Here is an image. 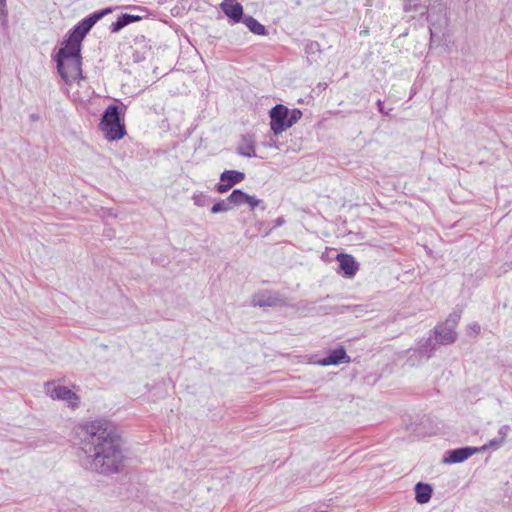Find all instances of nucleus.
Masks as SVG:
<instances>
[{
  "label": "nucleus",
  "instance_id": "f257e3e1",
  "mask_svg": "<svg viewBox=\"0 0 512 512\" xmlns=\"http://www.w3.org/2000/svg\"><path fill=\"white\" fill-rule=\"evenodd\" d=\"M81 429V466L85 470L105 476L119 473L125 457L114 424L105 419H96L84 423Z\"/></svg>",
  "mask_w": 512,
  "mask_h": 512
},
{
  "label": "nucleus",
  "instance_id": "f03ea898",
  "mask_svg": "<svg viewBox=\"0 0 512 512\" xmlns=\"http://www.w3.org/2000/svg\"><path fill=\"white\" fill-rule=\"evenodd\" d=\"M99 128L109 141H117L126 135L124 117L120 106L110 104L103 112Z\"/></svg>",
  "mask_w": 512,
  "mask_h": 512
},
{
  "label": "nucleus",
  "instance_id": "7ed1b4c3",
  "mask_svg": "<svg viewBox=\"0 0 512 512\" xmlns=\"http://www.w3.org/2000/svg\"><path fill=\"white\" fill-rule=\"evenodd\" d=\"M302 115L298 108L289 109L283 104H277L269 111L270 129L277 136L297 123Z\"/></svg>",
  "mask_w": 512,
  "mask_h": 512
},
{
  "label": "nucleus",
  "instance_id": "20e7f679",
  "mask_svg": "<svg viewBox=\"0 0 512 512\" xmlns=\"http://www.w3.org/2000/svg\"><path fill=\"white\" fill-rule=\"evenodd\" d=\"M81 46L82 41L69 34L56 54L57 70H61L65 59L80 58Z\"/></svg>",
  "mask_w": 512,
  "mask_h": 512
},
{
  "label": "nucleus",
  "instance_id": "39448f33",
  "mask_svg": "<svg viewBox=\"0 0 512 512\" xmlns=\"http://www.w3.org/2000/svg\"><path fill=\"white\" fill-rule=\"evenodd\" d=\"M45 390L46 394L53 400L66 401L72 408H76L79 405V397L68 387L55 386L53 383L48 382L45 384Z\"/></svg>",
  "mask_w": 512,
  "mask_h": 512
},
{
  "label": "nucleus",
  "instance_id": "423d86ee",
  "mask_svg": "<svg viewBox=\"0 0 512 512\" xmlns=\"http://www.w3.org/2000/svg\"><path fill=\"white\" fill-rule=\"evenodd\" d=\"M58 73L68 85L76 80L82 79V57L65 59V63H63L61 70H58Z\"/></svg>",
  "mask_w": 512,
  "mask_h": 512
},
{
  "label": "nucleus",
  "instance_id": "0eeeda50",
  "mask_svg": "<svg viewBox=\"0 0 512 512\" xmlns=\"http://www.w3.org/2000/svg\"><path fill=\"white\" fill-rule=\"evenodd\" d=\"M220 182L216 184L215 190L218 193L228 192L234 185L245 179V174L237 170H225L220 174Z\"/></svg>",
  "mask_w": 512,
  "mask_h": 512
},
{
  "label": "nucleus",
  "instance_id": "6e6552de",
  "mask_svg": "<svg viewBox=\"0 0 512 512\" xmlns=\"http://www.w3.org/2000/svg\"><path fill=\"white\" fill-rule=\"evenodd\" d=\"M283 300L277 293L263 290L255 293L252 297V305L254 307H275L281 305Z\"/></svg>",
  "mask_w": 512,
  "mask_h": 512
},
{
  "label": "nucleus",
  "instance_id": "1a4fd4ad",
  "mask_svg": "<svg viewBox=\"0 0 512 512\" xmlns=\"http://www.w3.org/2000/svg\"><path fill=\"white\" fill-rule=\"evenodd\" d=\"M433 332L434 337L437 340V343L440 345L452 344L457 339L456 330L450 327L449 325L445 324L444 322L435 326Z\"/></svg>",
  "mask_w": 512,
  "mask_h": 512
},
{
  "label": "nucleus",
  "instance_id": "9d476101",
  "mask_svg": "<svg viewBox=\"0 0 512 512\" xmlns=\"http://www.w3.org/2000/svg\"><path fill=\"white\" fill-rule=\"evenodd\" d=\"M477 452H479V448L474 447H462L449 450L445 453L443 461L449 464L461 463Z\"/></svg>",
  "mask_w": 512,
  "mask_h": 512
},
{
  "label": "nucleus",
  "instance_id": "9b49d317",
  "mask_svg": "<svg viewBox=\"0 0 512 512\" xmlns=\"http://www.w3.org/2000/svg\"><path fill=\"white\" fill-rule=\"evenodd\" d=\"M228 201L236 206L248 204L251 210H254L261 203V200L254 196L248 195L241 189L233 190L232 193L228 196Z\"/></svg>",
  "mask_w": 512,
  "mask_h": 512
},
{
  "label": "nucleus",
  "instance_id": "f8f14e48",
  "mask_svg": "<svg viewBox=\"0 0 512 512\" xmlns=\"http://www.w3.org/2000/svg\"><path fill=\"white\" fill-rule=\"evenodd\" d=\"M340 269L343 271L345 277L352 278L359 270V264L355 258L350 254L340 253L337 256Z\"/></svg>",
  "mask_w": 512,
  "mask_h": 512
},
{
  "label": "nucleus",
  "instance_id": "ddd939ff",
  "mask_svg": "<svg viewBox=\"0 0 512 512\" xmlns=\"http://www.w3.org/2000/svg\"><path fill=\"white\" fill-rule=\"evenodd\" d=\"M221 8L225 15L235 23L242 21L245 16L243 15L242 5L235 2V0H224L221 4Z\"/></svg>",
  "mask_w": 512,
  "mask_h": 512
},
{
  "label": "nucleus",
  "instance_id": "4468645a",
  "mask_svg": "<svg viewBox=\"0 0 512 512\" xmlns=\"http://www.w3.org/2000/svg\"><path fill=\"white\" fill-rule=\"evenodd\" d=\"M237 153L243 157H255V138L252 134H245L237 146Z\"/></svg>",
  "mask_w": 512,
  "mask_h": 512
},
{
  "label": "nucleus",
  "instance_id": "2eb2a0df",
  "mask_svg": "<svg viewBox=\"0 0 512 512\" xmlns=\"http://www.w3.org/2000/svg\"><path fill=\"white\" fill-rule=\"evenodd\" d=\"M350 357L347 355L343 347H339L331 351L327 357L321 359L319 363L323 366L339 365L341 363H349Z\"/></svg>",
  "mask_w": 512,
  "mask_h": 512
},
{
  "label": "nucleus",
  "instance_id": "dca6fc26",
  "mask_svg": "<svg viewBox=\"0 0 512 512\" xmlns=\"http://www.w3.org/2000/svg\"><path fill=\"white\" fill-rule=\"evenodd\" d=\"M139 20H141V17L138 15L123 13L118 17V19L115 22H113L110 25L109 29L112 33H117L127 25L137 22Z\"/></svg>",
  "mask_w": 512,
  "mask_h": 512
},
{
  "label": "nucleus",
  "instance_id": "f3484780",
  "mask_svg": "<svg viewBox=\"0 0 512 512\" xmlns=\"http://www.w3.org/2000/svg\"><path fill=\"white\" fill-rule=\"evenodd\" d=\"M414 490H415V500L417 501V503L425 504L431 499L432 487L429 484L423 483V482H418L415 485Z\"/></svg>",
  "mask_w": 512,
  "mask_h": 512
},
{
  "label": "nucleus",
  "instance_id": "a211bd4d",
  "mask_svg": "<svg viewBox=\"0 0 512 512\" xmlns=\"http://www.w3.org/2000/svg\"><path fill=\"white\" fill-rule=\"evenodd\" d=\"M439 344L437 343L436 338L429 337L425 339L423 342H419L417 352L421 357L430 358L434 351L437 349V346Z\"/></svg>",
  "mask_w": 512,
  "mask_h": 512
},
{
  "label": "nucleus",
  "instance_id": "6ab92c4d",
  "mask_svg": "<svg viewBox=\"0 0 512 512\" xmlns=\"http://www.w3.org/2000/svg\"><path fill=\"white\" fill-rule=\"evenodd\" d=\"M242 22L252 33L256 35L264 36L268 33L266 27L250 15H245Z\"/></svg>",
  "mask_w": 512,
  "mask_h": 512
},
{
  "label": "nucleus",
  "instance_id": "aec40b11",
  "mask_svg": "<svg viewBox=\"0 0 512 512\" xmlns=\"http://www.w3.org/2000/svg\"><path fill=\"white\" fill-rule=\"evenodd\" d=\"M429 0H406L404 4V11H420L424 14L427 11Z\"/></svg>",
  "mask_w": 512,
  "mask_h": 512
},
{
  "label": "nucleus",
  "instance_id": "412c9836",
  "mask_svg": "<svg viewBox=\"0 0 512 512\" xmlns=\"http://www.w3.org/2000/svg\"><path fill=\"white\" fill-rule=\"evenodd\" d=\"M91 28L84 19L77 23L74 28L69 32L70 35L76 37L80 41H83L84 37L89 33Z\"/></svg>",
  "mask_w": 512,
  "mask_h": 512
},
{
  "label": "nucleus",
  "instance_id": "4be33fe9",
  "mask_svg": "<svg viewBox=\"0 0 512 512\" xmlns=\"http://www.w3.org/2000/svg\"><path fill=\"white\" fill-rule=\"evenodd\" d=\"M231 204L232 203L228 201V198L220 200L211 207V213L216 214L220 212H227L231 209Z\"/></svg>",
  "mask_w": 512,
  "mask_h": 512
},
{
  "label": "nucleus",
  "instance_id": "5701e85b",
  "mask_svg": "<svg viewBox=\"0 0 512 512\" xmlns=\"http://www.w3.org/2000/svg\"><path fill=\"white\" fill-rule=\"evenodd\" d=\"M461 310H453L449 316L447 317V319L445 320V324L449 325L450 327L456 329L460 319H461Z\"/></svg>",
  "mask_w": 512,
  "mask_h": 512
},
{
  "label": "nucleus",
  "instance_id": "b1692460",
  "mask_svg": "<svg viewBox=\"0 0 512 512\" xmlns=\"http://www.w3.org/2000/svg\"><path fill=\"white\" fill-rule=\"evenodd\" d=\"M194 204L198 207H204L209 202V197L204 193L194 194L192 197Z\"/></svg>",
  "mask_w": 512,
  "mask_h": 512
},
{
  "label": "nucleus",
  "instance_id": "393cba45",
  "mask_svg": "<svg viewBox=\"0 0 512 512\" xmlns=\"http://www.w3.org/2000/svg\"><path fill=\"white\" fill-rule=\"evenodd\" d=\"M503 443H504V441H502V439H500L499 437H496V438L490 440L488 443H486L481 448H479V451L487 450L490 448L497 449V448L501 447Z\"/></svg>",
  "mask_w": 512,
  "mask_h": 512
},
{
  "label": "nucleus",
  "instance_id": "a878e982",
  "mask_svg": "<svg viewBox=\"0 0 512 512\" xmlns=\"http://www.w3.org/2000/svg\"><path fill=\"white\" fill-rule=\"evenodd\" d=\"M8 10L6 5V0H0V17L2 20V24L5 25L7 22Z\"/></svg>",
  "mask_w": 512,
  "mask_h": 512
},
{
  "label": "nucleus",
  "instance_id": "bb28decb",
  "mask_svg": "<svg viewBox=\"0 0 512 512\" xmlns=\"http://www.w3.org/2000/svg\"><path fill=\"white\" fill-rule=\"evenodd\" d=\"M113 12V8L112 7H107V8H104L102 10H99V11H95L93 12L92 14L94 15L96 21L98 22L99 20H101L104 16L110 14Z\"/></svg>",
  "mask_w": 512,
  "mask_h": 512
},
{
  "label": "nucleus",
  "instance_id": "cd10ccee",
  "mask_svg": "<svg viewBox=\"0 0 512 512\" xmlns=\"http://www.w3.org/2000/svg\"><path fill=\"white\" fill-rule=\"evenodd\" d=\"M509 429H510V428H509V426H508V425H503V426L499 429V431H498V437H499L500 439H502V441H504V442H505V439H506L507 434H508V432H509Z\"/></svg>",
  "mask_w": 512,
  "mask_h": 512
},
{
  "label": "nucleus",
  "instance_id": "c85d7f7f",
  "mask_svg": "<svg viewBox=\"0 0 512 512\" xmlns=\"http://www.w3.org/2000/svg\"><path fill=\"white\" fill-rule=\"evenodd\" d=\"M264 145L266 147L275 148L278 150L280 149V146H281V144L277 140H275L273 137H270V139L266 143H264Z\"/></svg>",
  "mask_w": 512,
  "mask_h": 512
},
{
  "label": "nucleus",
  "instance_id": "c756f323",
  "mask_svg": "<svg viewBox=\"0 0 512 512\" xmlns=\"http://www.w3.org/2000/svg\"><path fill=\"white\" fill-rule=\"evenodd\" d=\"M319 43L316 42V41H310L307 45H306V52H309V51H314V50H319Z\"/></svg>",
  "mask_w": 512,
  "mask_h": 512
},
{
  "label": "nucleus",
  "instance_id": "7c9ffc66",
  "mask_svg": "<svg viewBox=\"0 0 512 512\" xmlns=\"http://www.w3.org/2000/svg\"><path fill=\"white\" fill-rule=\"evenodd\" d=\"M86 23L89 25V27L92 29V27L97 23L94 15L91 13L89 14L88 16H86L85 18H83Z\"/></svg>",
  "mask_w": 512,
  "mask_h": 512
},
{
  "label": "nucleus",
  "instance_id": "2f4dec72",
  "mask_svg": "<svg viewBox=\"0 0 512 512\" xmlns=\"http://www.w3.org/2000/svg\"><path fill=\"white\" fill-rule=\"evenodd\" d=\"M86 23L89 25V27L92 29V27L97 23L94 15L91 13L89 14L88 16H86L85 18H83Z\"/></svg>",
  "mask_w": 512,
  "mask_h": 512
},
{
  "label": "nucleus",
  "instance_id": "473e14b6",
  "mask_svg": "<svg viewBox=\"0 0 512 512\" xmlns=\"http://www.w3.org/2000/svg\"><path fill=\"white\" fill-rule=\"evenodd\" d=\"M377 107H378V111L383 114V115H388L389 113L387 111H385L384 109V103L381 101V100H378L377 101Z\"/></svg>",
  "mask_w": 512,
  "mask_h": 512
},
{
  "label": "nucleus",
  "instance_id": "72a5a7b5",
  "mask_svg": "<svg viewBox=\"0 0 512 512\" xmlns=\"http://www.w3.org/2000/svg\"><path fill=\"white\" fill-rule=\"evenodd\" d=\"M469 329L473 331V333L478 334L481 330L480 325L478 323H472L469 325Z\"/></svg>",
  "mask_w": 512,
  "mask_h": 512
},
{
  "label": "nucleus",
  "instance_id": "f704fd0d",
  "mask_svg": "<svg viewBox=\"0 0 512 512\" xmlns=\"http://www.w3.org/2000/svg\"><path fill=\"white\" fill-rule=\"evenodd\" d=\"M285 223V219L283 217H278L274 221L273 229L282 226Z\"/></svg>",
  "mask_w": 512,
  "mask_h": 512
},
{
  "label": "nucleus",
  "instance_id": "c9c22d12",
  "mask_svg": "<svg viewBox=\"0 0 512 512\" xmlns=\"http://www.w3.org/2000/svg\"><path fill=\"white\" fill-rule=\"evenodd\" d=\"M31 119H32V120H34V121H35V120H38V115H36V114H32V115H31Z\"/></svg>",
  "mask_w": 512,
  "mask_h": 512
}]
</instances>
